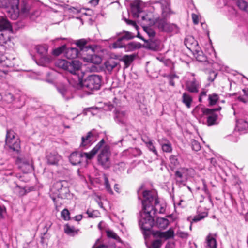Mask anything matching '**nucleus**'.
<instances>
[{
	"mask_svg": "<svg viewBox=\"0 0 248 248\" xmlns=\"http://www.w3.org/2000/svg\"><path fill=\"white\" fill-rule=\"evenodd\" d=\"M19 167L24 173H28L32 170V165L31 161L25 159L20 161Z\"/></svg>",
	"mask_w": 248,
	"mask_h": 248,
	"instance_id": "18",
	"label": "nucleus"
},
{
	"mask_svg": "<svg viewBox=\"0 0 248 248\" xmlns=\"http://www.w3.org/2000/svg\"><path fill=\"white\" fill-rule=\"evenodd\" d=\"M238 99L243 103H248V88L242 90V92L240 93Z\"/></svg>",
	"mask_w": 248,
	"mask_h": 248,
	"instance_id": "32",
	"label": "nucleus"
},
{
	"mask_svg": "<svg viewBox=\"0 0 248 248\" xmlns=\"http://www.w3.org/2000/svg\"><path fill=\"white\" fill-rule=\"evenodd\" d=\"M81 84L82 88L87 91L97 90L101 86V78L99 76L91 75L82 81Z\"/></svg>",
	"mask_w": 248,
	"mask_h": 248,
	"instance_id": "7",
	"label": "nucleus"
},
{
	"mask_svg": "<svg viewBox=\"0 0 248 248\" xmlns=\"http://www.w3.org/2000/svg\"><path fill=\"white\" fill-rule=\"evenodd\" d=\"M190 170L188 168L181 167L175 171L174 178L177 185L179 186L186 185Z\"/></svg>",
	"mask_w": 248,
	"mask_h": 248,
	"instance_id": "8",
	"label": "nucleus"
},
{
	"mask_svg": "<svg viewBox=\"0 0 248 248\" xmlns=\"http://www.w3.org/2000/svg\"><path fill=\"white\" fill-rule=\"evenodd\" d=\"M217 75V74L214 72L212 71L210 72V77L208 78V80L210 81H213L214 79H215L216 76Z\"/></svg>",
	"mask_w": 248,
	"mask_h": 248,
	"instance_id": "56",
	"label": "nucleus"
},
{
	"mask_svg": "<svg viewBox=\"0 0 248 248\" xmlns=\"http://www.w3.org/2000/svg\"><path fill=\"white\" fill-rule=\"evenodd\" d=\"M144 31L148 34L150 37H154L155 34L154 30L149 27H144Z\"/></svg>",
	"mask_w": 248,
	"mask_h": 248,
	"instance_id": "50",
	"label": "nucleus"
},
{
	"mask_svg": "<svg viewBox=\"0 0 248 248\" xmlns=\"http://www.w3.org/2000/svg\"><path fill=\"white\" fill-rule=\"evenodd\" d=\"M130 153L134 156H140L141 154V151L138 148H133L130 150Z\"/></svg>",
	"mask_w": 248,
	"mask_h": 248,
	"instance_id": "52",
	"label": "nucleus"
},
{
	"mask_svg": "<svg viewBox=\"0 0 248 248\" xmlns=\"http://www.w3.org/2000/svg\"><path fill=\"white\" fill-rule=\"evenodd\" d=\"M192 18L193 22V23L195 25H197L199 23V18L198 16L195 14H192Z\"/></svg>",
	"mask_w": 248,
	"mask_h": 248,
	"instance_id": "58",
	"label": "nucleus"
},
{
	"mask_svg": "<svg viewBox=\"0 0 248 248\" xmlns=\"http://www.w3.org/2000/svg\"><path fill=\"white\" fill-rule=\"evenodd\" d=\"M5 30L12 31V26L5 17L0 16V31Z\"/></svg>",
	"mask_w": 248,
	"mask_h": 248,
	"instance_id": "22",
	"label": "nucleus"
},
{
	"mask_svg": "<svg viewBox=\"0 0 248 248\" xmlns=\"http://www.w3.org/2000/svg\"><path fill=\"white\" fill-rule=\"evenodd\" d=\"M66 49L65 45H62L53 51V54L55 56H59L60 54L64 52Z\"/></svg>",
	"mask_w": 248,
	"mask_h": 248,
	"instance_id": "44",
	"label": "nucleus"
},
{
	"mask_svg": "<svg viewBox=\"0 0 248 248\" xmlns=\"http://www.w3.org/2000/svg\"><path fill=\"white\" fill-rule=\"evenodd\" d=\"M61 217L62 218H63L65 220H68L70 219V213L69 211L66 209H64L61 212Z\"/></svg>",
	"mask_w": 248,
	"mask_h": 248,
	"instance_id": "48",
	"label": "nucleus"
},
{
	"mask_svg": "<svg viewBox=\"0 0 248 248\" xmlns=\"http://www.w3.org/2000/svg\"><path fill=\"white\" fill-rule=\"evenodd\" d=\"M59 93L66 100H68L71 97V92L65 86H60L57 88Z\"/></svg>",
	"mask_w": 248,
	"mask_h": 248,
	"instance_id": "26",
	"label": "nucleus"
},
{
	"mask_svg": "<svg viewBox=\"0 0 248 248\" xmlns=\"http://www.w3.org/2000/svg\"><path fill=\"white\" fill-rule=\"evenodd\" d=\"M124 40V39H126V40H129V39H132L133 36H132L131 33H130V32H128V31H125V34L122 37Z\"/></svg>",
	"mask_w": 248,
	"mask_h": 248,
	"instance_id": "55",
	"label": "nucleus"
},
{
	"mask_svg": "<svg viewBox=\"0 0 248 248\" xmlns=\"http://www.w3.org/2000/svg\"><path fill=\"white\" fill-rule=\"evenodd\" d=\"M124 20L127 24L131 25L132 26L134 27L135 28L137 27V25L134 21L130 20H128L127 19H125Z\"/></svg>",
	"mask_w": 248,
	"mask_h": 248,
	"instance_id": "61",
	"label": "nucleus"
},
{
	"mask_svg": "<svg viewBox=\"0 0 248 248\" xmlns=\"http://www.w3.org/2000/svg\"><path fill=\"white\" fill-rule=\"evenodd\" d=\"M216 234L209 233L206 238L205 243L206 248H217V243L216 239Z\"/></svg>",
	"mask_w": 248,
	"mask_h": 248,
	"instance_id": "16",
	"label": "nucleus"
},
{
	"mask_svg": "<svg viewBox=\"0 0 248 248\" xmlns=\"http://www.w3.org/2000/svg\"><path fill=\"white\" fill-rule=\"evenodd\" d=\"M206 96V91H202L200 93L199 97V101L200 102H202V99L203 97H205Z\"/></svg>",
	"mask_w": 248,
	"mask_h": 248,
	"instance_id": "60",
	"label": "nucleus"
},
{
	"mask_svg": "<svg viewBox=\"0 0 248 248\" xmlns=\"http://www.w3.org/2000/svg\"><path fill=\"white\" fill-rule=\"evenodd\" d=\"M161 245V241L160 240H156L152 242V245L149 247V248H159Z\"/></svg>",
	"mask_w": 248,
	"mask_h": 248,
	"instance_id": "51",
	"label": "nucleus"
},
{
	"mask_svg": "<svg viewBox=\"0 0 248 248\" xmlns=\"http://www.w3.org/2000/svg\"><path fill=\"white\" fill-rule=\"evenodd\" d=\"M56 65L72 74L77 75L80 69L81 63L77 60L68 62L65 60H59L56 62Z\"/></svg>",
	"mask_w": 248,
	"mask_h": 248,
	"instance_id": "5",
	"label": "nucleus"
},
{
	"mask_svg": "<svg viewBox=\"0 0 248 248\" xmlns=\"http://www.w3.org/2000/svg\"><path fill=\"white\" fill-rule=\"evenodd\" d=\"M140 43L132 42L127 45H124V47L126 51H132L137 48H140Z\"/></svg>",
	"mask_w": 248,
	"mask_h": 248,
	"instance_id": "31",
	"label": "nucleus"
},
{
	"mask_svg": "<svg viewBox=\"0 0 248 248\" xmlns=\"http://www.w3.org/2000/svg\"><path fill=\"white\" fill-rule=\"evenodd\" d=\"M35 50L37 53L40 55L42 58L44 59L47 61H49L47 57L48 46L46 45H37L35 46Z\"/></svg>",
	"mask_w": 248,
	"mask_h": 248,
	"instance_id": "15",
	"label": "nucleus"
},
{
	"mask_svg": "<svg viewBox=\"0 0 248 248\" xmlns=\"http://www.w3.org/2000/svg\"><path fill=\"white\" fill-rule=\"evenodd\" d=\"M207 216V213H202V214L198 215L196 216H195L192 219V222H197L201 220L202 219H203L205 217Z\"/></svg>",
	"mask_w": 248,
	"mask_h": 248,
	"instance_id": "46",
	"label": "nucleus"
},
{
	"mask_svg": "<svg viewBox=\"0 0 248 248\" xmlns=\"http://www.w3.org/2000/svg\"><path fill=\"white\" fill-rule=\"evenodd\" d=\"M131 12L134 17H139V14L141 12L140 2L137 0L131 4Z\"/></svg>",
	"mask_w": 248,
	"mask_h": 248,
	"instance_id": "19",
	"label": "nucleus"
},
{
	"mask_svg": "<svg viewBox=\"0 0 248 248\" xmlns=\"http://www.w3.org/2000/svg\"><path fill=\"white\" fill-rule=\"evenodd\" d=\"M104 143V140L102 139L89 152H73L69 156V160L71 163L73 165L79 164L81 163L82 159L83 158H85L86 160L92 159Z\"/></svg>",
	"mask_w": 248,
	"mask_h": 248,
	"instance_id": "3",
	"label": "nucleus"
},
{
	"mask_svg": "<svg viewBox=\"0 0 248 248\" xmlns=\"http://www.w3.org/2000/svg\"><path fill=\"white\" fill-rule=\"evenodd\" d=\"M0 7L4 8L6 16L13 20L16 19L19 15L27 16L30 10L26 1L19 0H0Z\"/></svg>",
	"mask_w": 248,
	"mask_h": 248,
	"instance_id": "2",
	"label": "nucleus"
},
{
	"mask_svg": "<svg viewBox=\"0 0 248 248\" xmlns=\"http://www.w3.org/2000/svg\"><path fill=\"white\" fill-rule=\"evenodd\" d=\"M156 225L158 228L164 229L169 225V220L164 217H158L156 219Z\"/></svg>",
	"mask_w": 248,
	"mask_h": 248,
	"instance_id": "29",
	"label": "nucleus"
},
{
	"mask_svg": "<svg viewBox=\"0 0 248 248\" xmlns=\"http://www.w3.org/2000/svg\"><path fill=\"white\" fill-rule=\"evenodd\" d=\"M202 184H203V190L204 191L205 193L207 195H209V191L208 189L207 185L206 184L205 181L204 180H202Z\"/></svg>",
	"mask_w": 248,
	"mask_h": 248,
	"instance_id": "57",
	"label": "nucleus"
},
{
	"mask_svg": "<svg viewBox=\"0 0 248 248\" xmlns=\"http://www.w3.org/2000/svg\"><path fill=\"white\" fill-rule=\"evenodd\" d=\"M193 53L197 61L199 62H204L206 60V58L203 54V52L201 50L200 47L199 49H197V51H194Z\"/></svg>",
	"mask_w": 248,
	"mask_h": 248,
	"instance_id": "37",
	"label": "nucleus"
},
{
	"mask_svg": "<svg viewBox=\"0 0 248 248\" xmlns=\"http://www.w3.org/2000/svg\"><path fill=\"white\" fill-rule=\"evenodd\" d=\"M170 165L173 167H177L179 165V161L177 156L171 155L170 157Z\"/></svg>",
	"mask_w": 248,
	"mask_h": 248,
	"instance_id": "41",
	"label": "nucleus"
},
{
	"mask_svg": "<svg viewBox=\"0 0 248 248\" xmlns=\"http://www.w3.org/2000/svg\"><path fill=\"white\" fill-rule=\"evenodd\" d=\"M104 185L105 186V188L107 190L110 194L113 193V191L111 188L109 184V181L108 178L106 176L104 177Z\"/></svg>",
	"mask_w": 248,
	"mask_h": 248,
	"instance_id": "49",
	"label": "nucleus"
},
{
	"mask_svg": "<svg viewBox=\"0 0 248 248\" xmlns=\"http://www.w3.org/2000/svg\"><path fill=\"white\" fill-rule=\"evenodd\" d=\"M115 121L120 124L125 125L127 122L126 114L125 111H118L116 113Z\"/></svg>",
	"mask_w": 248,
	"mask_h": 248,
	"instance_id": "17",
	"label": "nucleus"
},
{
	"mask_svg": "<svg viewBox=\"0 0 248 248\" xmlns=\"http://www.w3.org/2000/svg\"><path fill=\"white\" fill-rule=\"evenodd\" d=\"M200 87V82L194 78V74H192L191 77L186 82V90L191 93H197Z\"/></svg>",
	"mask_w": 248,
	"mask_h": 248,
	"instance_id": "9",
	"label": "nucleus"
},
{
	"mask_svg": "<svg viewBox=\"0 0 248 248\" xmlns=\"http://www.w3.org/2000/svg\"><path fill=\"white\" fill-rule=\"evenodd\" d=\"M63 183H64L63 181H60L56 182L53 185V188H55L58 189V191L59 192V193L58 194V196H61V198H62V194L63 191H64L65 192H66L68 191V189L66 188V187L63 188Z\"/></svg>",
	"mask_w": 248,
	"mask_h": 248,
	"instance_id": "27",
	"label": "nucleus"
},
{
	"mask_svg": "<svg viewBox=\"0 0 248 248\" xmlns=\"http://www.w3.org/2000/svg\"><path fill=\"white\" fill-rule=\"evenodd\" d=\"M69 9H70V11L74 14L78 13L80 12V9L78 8H75L74 7H71Z\"/></svg>",
	"mask_w": 248,
	"mask_h": 248,
	"instance_id": "62",
	"label": "nucleus"
},
{
	"mask_svg": "<svg viewBox=\"0 0 248 248\" xmlns=\"http://www.w3.org/2000/svg\"><path fill=\"white\" fill-rule=\"evenodd\" d=\"M87 43V41L84 39H82L77 41L76 45L78 46L80 49V51L87 50V49L91 48L90 46H85Z\"/></svg>",
	"mask_w": 248,
	"mask_h": 248,
	"instance_id": "35",
	"label": "nucleus"
},
{
	"mask_svg": "<svg viewBox=\"0 0 248 248\" xmlns=\"http://www.w3.org/2000/svg\"><path fill=\"white\" fill-rule=\"evenodd\" d=\"M47 162L51 165H55L58 163L60 159V156L57 154H50L48 155Z\"/></svg>",
	"mask_w": 248,
	"mask_h": 248,
	"instance_id": "33",
	"label": "nucleus"
},
{
	"mask_svg": "<svg viewBox=\"0 0 248 248\" xmlns=\"http://www.w3.org/2000/svg\"><path fill=\"white\" fill-rule=\"evenodd\" d=\"M174 232L171 229L166 232L155 231L154 232V235L155 237L160 238H164L165 239H169L174 237Z\"/></svg>",
	"mask_w": 248,
	"mask_h": 248,
	"instance_id": "14",
	"label": "nucleus"
},
{
	"mask_svg": "<svg viewBox=\"0 0 248 248\" xmlns=\"http://www.w3.org/2000/svg\"><path fill=\"white\" fill-rule=\"evenodd\" d=\"M221 109V108L219 107L215 109L206 108L203 109V113L204 115H207V122L208 126H211L214 125L216 124V121L217 120V115L214 112L215 111H219Z\"/></svg>",
	"mask_w": 248,
	"mask_h": 248,
	"instance_id": "10",
	"label": "nucleus"
},
{
	"mask_svg": "<svg viewBox=\"0 0 248 248\" xmlns=\"http://www.w3.org/2000/svg\"><path fill=\"white\" fill-rule=\"evenodd\" d=\"M99 0H91L90 1V3L93 6H96L98 4Z\"/></svg>",
	"mask_w": 248,
	"mask_h": 248,
	"instance_id": "63",
	"label": "nucleus"
},
{
	"mask_svg": "<svg viewBox=\"0 0 248 248\" xmlns=\"http://www.w3.org/2000/svg\"><path fill=\"white\" fill-rule=\"evenodd\" d=\"M159 143L161 145L162 150L167 153H170L172 150L171 143L166 139L159 140Z\"/></svg>",
	"mask_w": 248,
	"mask_h": 248,
	"instance_id": "23",
	"label": "nucleus"
},
{
	"mask_svg": "<svg viewBox=\"0 0 248 248\" xmlns=\"http://www.w3.org/2000/svg\"><path fill=\"white\" fill-rule=\"evenodd\" d=\"M236 129L242 133H246L248 130V123L243 119H240L236 122Z\"/></svg>",
	"mask_w": 248,
	"mask_h": 248,
	"instance_id": "21",
	"label": "nucleus"
},
{
	"mask_svg": "<svg viewBox=\"0 0 248 248\" xmlns=\"http://www.w3.org/2000/svg\"><path fill=\"white\" fill-rule=\"evenodd\" d=\"M184 43L186 47L192 52L197 51V49L200 47L197 41L191 36L186 37Z\"/></svg>",
	"mask_w": 248,
	"mask_h": 248,
	"instance_id": "13",
	"label": "nucleus"
},
{
	"mask_svg": "<svg viewBox=\"0 0 248 248\" xmlns=\"http://www.w3.org/2000/svg\"><path fill=\"white\" fill-rule=\"evenodd\" d=\"M79 52L76 48L70 47L66 50L65 55L68 59H74L78 57Z\"/></svg>",
	"mask_w": 248,
	"mask_h": 248,
	"instance_id": "20",
	"label": "nucleus"
},
{
	"mask_svg": "<svg viewBox=\"0 0 248 248\" xmlns=\"http://www.w3.org/2000/svg\"><path fill=\"white\" fill-rule=\"evenodd\" d=\"M107 234L108 237L113 238L118 241L120 240V237L113 231H107Z\"/></svg>",
	"mask_w": 248,
	"mask_h": 248,
	"instance_id": "47",
	"label": "nucleus"
},
{
	"mask_svg": "<svg viewBox=\"0 0 248 248\" xmlns=\"http://www.w3.org/2000/svg\"><path fill=\"white\" fill-rule=\"evenodd\" d=\"M177 234L179 237L183 239L187 238L189 235L187 232L181 231H178Z\"/></svg>",
	"mask_w": 248,
	"mask_h": 248,
	"instance_id": "53",
	"label": "nucleus"
},
{
	"mask_svg": "<svg viewBox=\"0 0 248 248\" xmlns=\"http://www.w3.org/2000/svg\"><path fill=\"white\" fill-rule=\"evenodd\" d=\"M15 192L17 193L19 196H23L26 194V190L23 187L17 185L15 188Z\"/></svg>",
	"mask_w": 248,
	"mask_h": 248,
	"instance_id": "43",
	"label": "nucleus"
},
{
	"mask_svg": "<svg viewBox=\"0 0 248 248\" xmlns=\"http://www.w3.org/2000/svg\"><path fill=\"white\" fill-rule=\"evenodd\" d=\"M64 231L67 235L74 236L78 234V230L76 229L74 227L66 224L64 226Z\"/></svg>",
	"mask_w": 248,
	"mask_h": 248,
	"instance_id": "28",
	"label": "nucleus"
},
{
	"mask_svg": "<svg viewBox=\"0 0 248 248\" xmlns=\"http://www.w3.org/2000/svg\"><path fill=\"white\" fill-rule=\"evenodd\" d=\"M142 21L144 22L143 24H150L151 21V18L147 15L141 16Z\"/></svg>",
	"mask_w": 248,
	"mask_h": 248,
	"instance_id": "54",
	"label": "nucleus"
},
{
	"mask_svg": "<svg viewBox=\"0 0 248 248\" xmlns=\"http://www.w3.org/2000/svg\"><path fill=\"white\" fill-rule=\"evenodd\" d=\"M162 4V16L165 18L170 13V4L167 1H163L161 3Z\"/></svg>",
	"mask_w": 248,
	"mask_h": 248,
	"instance_id": "30",
	"label": "nucleus"
},
{
	"mask_svg": "<svg viewBox=\"0 0 248 248\" xmlns=\"http://www.w3.org/2000/svg\"><path fill=\"white\" fill-rule=\"evenodd\" d=\"M5 96L7 97V100L9 102H12L14 100V97L11 93H6Z\"/></svg>",
	"mask_w": 248,
	"mask_h": 248,
	"instance_id": "59",
	"label": "nucleus"
},
{
	"mask_svg": "<svg viewBox=\"0 0 248 248\" xmlns=\"http://www.w3.org/2000/svg\"><path fill=\"white\" fill-rule=\"evenodd\" d=\"M158 27L161 31L168 32H177L178 31L177 26L175 24L168 23L164 19L158 21Z\"/></svg>",
	"mask_w": 248,
	"mask_h": 248,
	"instance_id": "12",
	"label": "nucleus"
},
{
	"mask_svg": "<svg viewBox=\"0 0 248 248\" xmlns=\"http://www.w3.org/2000/svg\"><path fill=\"white\" fill-rule=\"evenodd\" d=\"M117 62L113 59H110L107 61L105 63V67L107 70L111 72L117 65Z\"/></svg>",
	"mask_w": 248,
	"mask_h": 248,
	"instance_id": "34",
	"label": "nucleus"
},
{
	"mask_svg": "<svg viewBox=\"0 0 248 248\" xmlns=\"http://www.w3.org/2000/svg\"><path fill=\"white\" fill-rule=\"evenodd\" d=\"M95 132L93 130L88 132L87 134L81 138V142L80 144L81 148L86 149L92 145L95 141Z\"/></svg>",
	"mask_w": 248,
	"mask_h": 248,
	"instance_id": "11",
	"label": "nucleus"
},
{
	"mask_svg": "<svg viewBox=\"0 0 248 248\" xmlns=\"http://www.w3.org/2000/svg\"><path fill=\"white\" fill-rule=\"evenodd\" d=\"M169 78H171L174 79V78H178V76H177L176 74H171L168 76Z\"/></svg>",
	"mask_w": 248,
	"mask_h": 248,
	"instance_id": "64",
	"label": "nucleus"
},
{
	"mask_svg": "<svg viewBox=\"0 0 248 248\" xmlns=\"http://www.w3.org/2000/svg\"><path fill=\"white\" fill-rule=\"evenodd\" d=\"M182 102L187 108H190L191 107L193 99L188 93L185 92L182 94Z\"/></svg>",
	"mask_w": 248,
	"mask_h": 248,
	"instance_id": "25",
	"label": "nucleus"
},
{
	"mask_svg": "<svg viewBox=\"0 0 248 248\" xmlns=\"http://www.w3.org/2000/svg\"><path fill=\"white\" fill-rule=\"evenodd\" d=\"M124 40L122 37L119 38L116 42L112 44V47L113 48L124 47V44L122 42Z\"/></svg>",
	"mask_w": 248,
	"mask_h": 248,
	"instance_id": "42",
	"label": "nucleus"
},
{
	"mask_svg": "<svg viewBox=\"0 0 248 248\" xmlns=\"http://www.w3.org/2000/svg\"><path fill=\"white\" fill-rule=\"evenodd\" d=\"M100 150V151L97 155L98 163L104 168H108L110 163L111 152L110 147L108 145L103 144L99 151Z\"/></svg>",
	"mask_w": 248,
	"mask_h": 248,
	"instance_id": "6",
	"label": "nucleus"
},
{
	"mask_svg": "<svg viewBox=\"0 0 248 248\" xmlns=\"http://www.w3.org/2000/svg\"><path fill=\"white\" fill-rule=\"evenodd\" d=\"M145 143L148 149L150 151L152 152L154 155L155 156V158H157L158 156V154L155 147L153 145L152 141L151 140H149L148 141H145Z\"/></svg>",
	"mask_w": 248,
	"mask_h": 248,
	"instance_id": "39",
	"label": "nucleus"
},
{
	"mask_svg": "<svg viewBox=\"0 0 248 248\" xmlns=\"http://www.w3.org/2000/svg\"><path fill=\"white\" fill-rule=\"evenodd\" d=\"M191 147L193 150L195 151H198L201 149V145L200 143L197 141L192 140H191Z\"/></svg>",
	"mask_w": 248,
	"mask_h": 248,
	"instance_id": "45",
	"label": "nucleus"
},
{
	"mask_svg": "<svg viewBox=\"0 0 248 248\" xmlns=\"http://www.w3.org/2000/svg\"><path fill=\"white\" fill-rule=\"evenodd\" d=\"M237 6L241 10L248 12V3L243 0H237L236 1Z\"/></svg>",
	"mask_w": 248,
	"mask_h": 248,
	"instance_id": "40",
	"label": "nucleus"
},
{
	"mask_svg": "<svg viewBox=\"0 0 248 248\" xmlns=\"http://www.w3.org/2000/svg\"><path fill=\"white\" fill-rule=\"evenodd\" d=\"M136 55L135 54L125 55L123 56L122 60L124 62L126 67H127L133 61Z\"/></svg>",
	"mask_w": 248,
	"mask_h": 248,
	"instance_id": "36",
	"label": "nucleus"
},
{
	"mask_svg": "<svg viewBox=\"0 0 248 248\" xmlns=\"http://www.w3.org/2000/svg\"><path fill=\"white\" fill-rule=\"evenodd\" d=\"M6 57L4 56H0V79L5 78V76L8 74V71L1 69L2 67L7 66V63L5 62Z\"/></svg>",
	"mask_w": 248,
	"mask_h": 248,
	"instance_id": "24",
	"label": "nucleus"
},
{
	"mask_svg": "<svg viewBox=\"0 0 248 248\" xmlns=\"http://www.w3.org/2000/svg\"><path fill=\"white\" fill-rule=\"evenodd\" d=\"M5 149L18 152L20 149V141L16 137V133L12 130H7L5 139Z\"/></svg>",
	"mask_w": 248,
	"mask_h": 248,
	"instance_id": "4",
	"label": "nucleus"
},
{
	"mask_svg": "<svg viewBox=\"0 0 248 248\" xmlns=\"http://www.w3.org/2000/svg\"><path fill=\"white\" fill-rule=\"evenodd\" d=\"M218 95L216 93L209 94L208 97L209 105L210 106H213L215 105L218 100Z\"/></svg>",
	"mask_w": 248,
	"mask_h": 248,
	"instance_id": "38",
	"label": "nucleus"
},
{
	"mask_svg": "<svg viewBox=\"0 0 248 248\" xmlns=\"http://www.w3.org/2000/svg\"><path fill=\"white\" fill-rule=\"evenodd\" d=\"M143 196L144 198L142 202L143 211L141 213L139 225L142 230L149 231L154 225L153 215L163 213L165 211V208L159 203L158 199L152 195L150 191H144Z\"/></svg>",
	"mask_w": 248,
	"mask_h": 248,
	"instance_id": "1",
	"label": "nucleus"
}]
</instances>
